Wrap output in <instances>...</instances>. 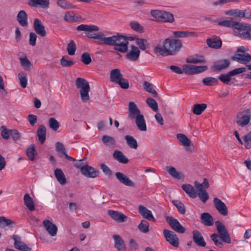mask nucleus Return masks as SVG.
<instances>
[{
	"mask_svg": "<svg viewBox=\"0 0 251 251\" xmlns=\"http://www.w3.org/2000/svg\"><path fill=\"white\" fill-rule=\"evenodd\" d=\"M182 47L180 40L169 37L162 42V44H158L154 48V52L157 55L167 56L175 55Z\"/></svg>",
	"mask_w": 251,
	"mask_h": 251,
	"instance_id": "f257e3e1",
	"label": "nucleus"
},
{
	"mask_svg": "<svg viewBox=\"0 0 251 251\" xmlns=\"http://www.w3.org/2000/svg\"><path fill=\"white\" fill-rule=\"evenodd\" d=\"M102 45L114 46V49L122 53L126 51L128 41L125 36L118 33L112 36L106 37L104 35Z\"/></svg>",
	"mask_w": 251,
	"mask_h": 251,
	"instance_id": "f03ea898",
	"label": "nucleus"
},
{
	"mask_svg": "<svg viewBox=\"0 0 251 251\" xmlns=\"http://www.w3.org/2000/svg\"><path fill=\"white\" fill-rule=\"evenodd\" d=\"M215 225L220 237L216 233H213L210 235V239L213 241L214 244L221 248L223 245L222 241L230 244L231 238L225 225L219 221L215 222Z\"/></svg>",
	"mask_w": 251,
	"mask_h": 251,
	"instance_id": "7ed1b4c3",
	"label": "nucleus"
},
{
	"mask_svg": "<svg viewBox=\"0 0 251 251\" xmlns=\"http://www.w3.org/2000/svg\"><path fill=\"white\" fill-rule=\"evenodd\" d=\"M75 85L77 88H80V94L82 101H88L90 99L89 92L90 89L88 82L83 78L78 77L75 80Z\"/></svg>",
	"mask_w": 251,
	"mask_h": 251,
	"instance_id": "20e7f679",
	"label": "nucleus"
},
{
	"mask_svg": "<svg viewBox=\"0 0 251 251\" xmlns=\"http://www.w3.org/2000/svg\"><path fill=\"white\" fill-rule=\"evenodd\" d=\"M214 22L219 25L233 28V31L237 36H238L239 29L240 28L242 24L241 23L233 21L230 18H229V20H225L224 18L216 19Z\"/></svg>",
	"mask_w": 251,
	"mask_h": 251,
	"instance_id": "39448f33",
	"label": "nucleus"
},
{
	"mask_svg": "<svg viewBox=\"0 0 251 251\" xmlns=\"http://www.w3.org/2000/svg\"><path fill=\"white\" fill-rule=\"evenodd\" d=\"M251 119V110L250 109H243L240 111L237 115V124L241 126L248 125Z\"/></svg>",
	"mask_w": 251,
	"mask_h": 251,
	"instance_id": "423d86ee",
	"label": "nucleus"
},
{
	"mask_svg": "<svg viewBox=\"0 0 251 251\" xmlns=\"http://www.w3.org/2000/svg\"><path fill=\"white\" fill-rule=\"evenodd\" d=\"M126 52V59L131 62L137 61L139 59L141 53L139 49L135 45L130 46L129 49L127 45Z\"/></svg>",
	"mask_w": 251,
	"mask_h": 251,
	"instance_id": "0eeeda50",
	"label": "nucleus"
},
{
	"mask_svg": "<svg viewBox=\"0 0 251 251\" xmlns=\"http://www.w3.org/2000/svg\"><path fill=\"white\" fill-rule=\"evenodd\" d=\"M163 235L166 240L172 246L174 247H178L179 240L177 235L172 231L167 229L163 230Z\"/></svg>",
	"mask_w": 251,
	"mask_h": 251,
	"instance_id": "6e6552de",
	"label": "nucleus"
},
{
	"mask_svg": "<svg viewBox=\"0 0 251 251\" xmlns=\"http://www.w3.org/2000/svg\"><path fill=\"white\" fill-rule=\"evenodd\" d=\"M166 220L171 228L176 232L181 234L185 233V228L179 223L177 219L171 216H167Z\"/></svg>",
	"mask_w": 251,
	"mask_h": 251,
	"instance_id": "1a4fd4ad",
	"label": "nucleus"
},
{
	"mask_svg": "<svg viewBox=\"0 0 251 251\" xmlns=\"http://www.w3.org/2000/svg\"><path fill=\"white\" fill-rule=\"evenodd\" d=\"M207 69V67L206 66H197L193 65H183L184 73L189 75L201 73L206 71Z\"/></svg>",
	"mask_w": 251,
	"mask_h": 251,
	"instance_id": "9d476101",
	"label": "nucleus"
},
{
	"mask_svg": "<svg viewBox=\"0 0 251 251\" xmlns=\"http://www.w3.org/2000/svg\"><path fill=\"white\" fill-rule=\"evenodd\" d=\"M239 30L238 36L243 39L251 40V25L242 23Z\"/></svg>",
	"mask_w": 251,
	"mask_h": 251,
	"instance_id": "9b49d317",
	"label": "nucleus"
},
{
	"mask_svg": "<svg viewBox=\"0 0 251 251\" xmlns=\"http://www.w3.org/2000/svg\"><path fill=\"white\" fill-rule=\"evenodd\" d=\"M12 239L14 240V245L17 249L21 251H32L31 248L22 241L21 237L19 236L13 235L12 236Z\"/></svg>",
	"mask_w": 251,
	"mask_h": 251,
	"instance_id": "f8f14e48",
	"label": "nucleus"
},
{
	"mask_svg": "<svg viewBox=\"0 0 251 251\" xmlns=\"http://www.w3.org/2000/svg\"><path fill=\"white\" fill-rule=\"evenodd\" d=\"M250 9H245L244 10L239 9H232L226 11L225 14L226 15L231 16H235L238 18H247L249 16Z\"/></svg>",
	"mask_w": 251,
	"mask_h": 251,
	"instance_id": "ddd939ff",
	"label": "nucleus"
},
{
	"mask_svg": "<svg viewBox=\"0 0 251 251\" xmlns=\"http://www.w3.org/2000/svg\"><path fill=\"white\" fill-rule=\"evenodd\" d=\"M142 115L137 105L134 102H129L128 103V118L131 120L135 119L137 117Z\"/></svg>",
	"mask_w": 251,
	"mask_h": 251,
	"instance_id": "4468645a",
	"label": "nucleus"
},
{
	"mask_svg": "<svg viewBox=\"0 0 251 251\" xmlns=\"http://www.w3.org/2000/svg\"><path fill=\"white\" fill-rule=\"evenodd\" d=\"M115 176L117 179L124 185L132 187L135 186V183L124 173L116 172Z\"/></svg>",
	"mask_w": 251,
	"mask_h": 251,
	"instance_id": "2eb2a0df",
	"label": "nucleus"
},
{
	"mask_svg": "<svg viewBox=\"0 0 251 251\" xmlns=\"http://www.w3.org/2000/svg\"><path fill=\"white\" fill-rule=\"evenodd\" d=\"M43 225L48 233L51 236H55L57 234L58 228L49 220L45 219L43 222Z\"/></svg>",
	"mask_w": 251,
	"mask_h": 251,
	"instance_id": "dca6fc26",
	"label": "nucleus"
},
{
	"mask_svg": "<svg viewBox=\"0 0 251 251\" xmlns=\"http://www.w3.org/2000/svg\"><path fill=\"white\" fill-rule=\"evenodd\" d=\"M194 186L197 191V196L203 202L205 203L209 199V195L205 190H202L201 186L199 182L196 181L194 183Z\"/></svg>",
	"mask_w": 251,
	"mask_h": 251,
	"instance_id": "f3484780",
	"label": "nucleus"
},
{
	"mask_svg": "<svg viewBox=\"0 0 251 251\" xmlns=\"http://www.w3.org/2000/svg\"><path fill=\"white\" fill-rule=\"evenodd\" d=\"M213 202L214 206L219 212L223 216H226L228 211L225 203L217 198L214 199Z\"/></svg>",
	"mask_w": 251,
	"mask_h": 251,
	"instance_id": "a211bd4d",
	"label": "nucleus"
},
{
	"mask_svg": "<svg viewBox=\"0 0 251 251\" xmlns=\"http://www.w3.org/2000/svg\"><path fill=\"white\" fill-rule=\"evenodd\" d=\"M108 213L114 220L119 223L125 222L128 219V217L126 216L119 211L109 210Z\"/></svg>",
	"mask_w": 251,
	"mask_h": 251,
	"instance_id": "6ab92c4d",
	"label": "nucleus"
},
{
	"mask_svg": "<svg viewBox=\"0 0 251 251\" xmlns=\"http://www.w3.org/2000/svg\"><path fill=\"white\" fill-rule=\"evenodd\" d=\"M192 235L193 240L198 246L204 247L206 246V242L199 230H194L192 231Z\"/></svg>",
	"mask_w": 251,
	"mask_h": 251,
	"instance_id": "aec40b11",
	"label": "nucleus"
},
{
	"mask_svg": "<svg viewBox=\"0 0 251 251\" xmlns=\"http://www.w3.org/2000/svg\"><path fill=\"white\" fill-rule=\"evenodd\" d=\"M81 173L87 177L95 178L98 176L99 172L87 164L82 168Z\"/></svg>",
	"mask_w": 251,
	"mask_h": 251,
	"instance_id": "412c9836",
	"label": "nucleus"
},
{
	"mask_svg": "<svg viewBox=\"0 0 251 251\" xmlns=\"http://www.w3.org/2000/svg\"><path fill=\"white\" fill-rule=\"evenodd\" d=\"M33 28L35 31L41 37H44L46 35V31L44 25L38 19H35L34 21Z\"/></svg>",
	"mask_w": 251,
	"mask_h": 251,
	"instance_id": "4be33fe9",
	"label": "nucleus"
},
{
	"mask_svg": "<svg viewBox=\"0 0 251 251\" xmlns=\"http://www.w3.org/2000/svg\"><path fill=\"white\" fill-rule=\"evenodd\" d=\"M232 59L240 63L247 64L251 61V55L249 53H236Z\"/></svg>",
	"mask_w": 251,
	"mask_h": 251,
	"instance_id": "5701e85b",
	"label": "nucleus"
},
{
	"mask_svg": "<svg viewBox=\"0 0 251 251\" xmlns=\"http://www.w3.org/2000/svg\"><path fill=\"white\" fill-rule=\"evenodd\" d=\"M139 213L145 219L155 222V219L153 217L151 210H149L145 206L139 205L138 207Z\"/></svg>",
	"mask_w": 251,
	"mask_h": 251,
	"instance_id": "b1692460",
	"label": "nucleus"
},
{
	"mask_svg": "<svg viewBox=\"0 0 251 251\" xmlns=\"http://www.w3.org/2000/svg\"><path fill=\"white\" fill-rule=\"evenodd\" d=\"M28 4L32 7L47 9L49 7L50 0H29Z\"/></svg>",
	"mask_w": 251,
	"mask_h": 251,
	"instance_id": "393cba45",
	"label": "nucleus"
},
{
	"mask_svg": "<svg viewBox=\"0 0 251 251\" xmlns=\"http://www.w3.org/2000/svg\"><path fill=\"white\" fill-rule=\"evenodd\" d=\"M229 65V61L225 59L215 62L212 66V68L214 70L220 71L227 68Z\"/></svg>",
	"mask_w": 251,
	"mask_h": 251,
	"instance_id": "a878e982",
	"label": "nucleus"
},
{
	"mask_svg": "<svg viewBox=\"0 0 251 251\" xmlns=\"http://www.w3.org/2000/svg\"><path fill=\"white\" fill-rule=\"evenodd\" d=\"M113 238L114 240V246L116 249L118 251H125L126 246L122 237L119 235H114Z\"/></svg>",
	"mask_w": 251,
	"mask_h": 251,
	"instance_id": "bb28decb",
	"label": "nucleus"
},
{
	"mask_svg": "<svg viewBox=\"0 0 251 251\" xmlns=\"http://www.w3.org/2000/svg\"><path fill=\"white\" fill-rule=\"evenodd\" d=\"M183 190L191 198L195 199L197 197V191L191 184H183L181 186Z\"/></svg>",
	"mask_w": 251,
	"mask_h": 251,
	"instance_id": "cd10ccee",
	"label": "nucleus"
},
{
	"mask_svg": "<svg viewBox=\"0 0 251 251\" xmlns=\"http://www.w3.org/2000/svg\"><path fill=\"white\" fill-rule=\"evenodd\" d=\"M206 43L209 47L216 49L221 48L222 44V40L218 37L207 39Z\"/></svg>",
	"mask_w": 251,
	"mask_h": 251,
	"instance_id": "c85d7f7f",
	"label": "nucleus"
},
{
	"mask_svg": "<svg viewBox=\"0 0 251 251\" xmlns=\"http://www.w3.org/2000/svg\"><path fill=\"white\" fill-rule=\"evenodd\" d=\"M123 78V75L119 69L112 70L110 73V79L112 82L117 83Z\"/></svg>",
	"mask_w": 251,
	"mask_h": 251,
	"instance_id": "c756f323",
	"label": "nucleus"
},
{
	"mask_svg": "<svg viewBox=\"0 0 251 251\" xmlns=\"http://www.w3.org/2000/svg\"><path fill=\"white\" fill-rule=\"evenodd\" d=\"M17 20L22 26H26L28 25L27 15L24 10H21L19 12Z\"/></svg>",
	"mask_w": 251,
	"mask_h": 251,
	"instance_id": "7c9ffc66",
	"label": "nucleus"
},
{
	"mask_svg": "<svg viewBox=\"0 0 251 251\" xmlns=\"http://www.w3.org/2000/svg\"><path fill=\"white\" fill-rule=\"evenodd\" d=\"M55 148L56 151L64 155L65 158L69 161H76V159L70 156L66 153V149L63 144L61 142H56L55 144Z\"/></svg>",
	"mask_w": 251,
	"mask_h": 251,
	"instance_id": "2f4dec72",
	"label": "nucleus"
},
{
	"mask_svg": "<svg viewBox=\"0 0 251 251\" xmlns=\"http://www.w3.org/2000/svg\"><path fill=\"white\" fill-rule=\"evenodd\" d=\"M173 34L176 37L180 38L198 36V34L196 32L186 31H175L173 32Z\"/></svg>",
	"mask_w": 251,
	"mask_h": 251,
	"instance_id": "473e14b6",
	"label": "nucleus"
},
{
	"mask_svg": "<svg viewBox=\"0 0 251 251\" xmlns=\"http://www.w3.org/2000/svg\"><path fill=\"white\" fill-rule=\"evenodd\" d=\"M135 124L140 131H146L147 130L146 121L143 115L135 119Z\"/></svg>",
	"mask_w": 251,
	"mask_h": 251,
	"instance_id": "72a5a7b5",
	"label": "nucleus"
},
{
	"mask_svg": "<svg viewBox=\"0 0 251 251\" xmlns=\"http://www.w3.org/2000/svg\"><path fill=\"white\" fill-rule=\"evenodd\" d=\"M37 135L39 142L43 144L46 139V128L44 125H41L37 131Z\"/></svg>",
	"mask_w": 251,
	"mask_h": 251,
	"instance_id": "f704fd0d",
	"label": "nucleus"
},
{
	"mask_svg": "<svg viewBox=\"0 0 251 251\" xmlns=\"http://www.w3.org/2000/svg\"><path fill=\"white\" fill-rule=\"evenodd\" d=\"M113 157L119 162L126 164L128 162V158L120 151H115L113 154Z\"/></svg>",
	"mask_w": 251,
	"mask_h": 251,
	"instance_id": "c9c22d12",
	"label": "nucleus"
},
{
	"mask_svg": "<svg viewBox=\"0 0 251 251\" xmlns=\"http://www.w3.org/2000/svg\"><path fill=\"white\" fill-rule=\"evenodd\" d=\"M54 175L56 179L60 184L64 185L66 183V177L61 169H56L54 170Z\"/></svg>",
	"mask_w": 251,
	"mask_h": 251,
	"instance_id": "e433bc0d",
	"label": "nucleus"
},
{
	"mask_svg": "<svg viewBox=\"0 0 251 251\" xmlns=\"http://www.w3.org/2000/svg\"><path fill=\"white\" fill-rule=\"evenodd\" d=\"M24 201L27 209L31 211L35 210V206L32 198L28 194H25L24 197Z\"/></svg>",
	"mask_w": 251,
	"mask_h": 251,
	"instance_id": "4c0bfd02",
	"label": "nucleus"
},
{
	"mask_svg": "<svg viewBox=\"0 0 251 251\" xmlns=\"http://www.w3.org/2000/svg\"><path fill=\"white\" fill-rule=\"evenodd\" d=\"M201 223L206 226H211L213 224V219L208 213H203L201 216Z\"/></svg>",
	"mask_w": 251,
	"mask_h": 251,
	"instance_id": "58836bf2",
	"label": "nucleus"
},
{
	"mask_svg": "<svg viewBox=\"0 0 251 251\" xmlns=\"http://www.w3.org/2000/svg\"><path fill=\"white\" fill-rule=\"evenodd\" d=\"M76 29L79 31H98L99 27L95 25H80L77 26Z\"/></svg>",
	"mask_w": 251,
	"mask_h": 251,
	"instance_id": "ea45409f",
	"label": "nucleus"
},
{
	"mask_svg": "<svg viewBox=\"0 0 251 251\" xmlns=\"http://www.w3.org/2000/svg\"><path fill=\"white\" fill-rule=\"evenodd\" d=\"M232 76L230 75L229 72H228L226 74H222L219 76V79L223 83L226 84H230L233 83V82H231L232 80H235V79H232Z\"/></svg>",
	"mask_w": 251,
	"mask_h": 251,
	"instance_id": "a19ab883",
	"label": "nucleus"
},
{
	"mask_svg": "<svg viewBox=\"0 0 251 251\" xmlns=\"http://www.w3.org/2000/svg\"><path fill=\"white\" fill-rule=\"evenodd\" d=\"M125 139L127 145L131 149H137L138 145L136 140L131 135H126Z\"/></svg>",
	"mask_w": 251,
	"mask_h": 251,
	"instance_id": "79ce46f5",
	"label": "nucleus"
},
{
	"mask_svg": "<svg viewBox=\"0 0 251 251\" xmlns=\"http://www.w3.org/2000/svg\"><path fill=\"white\" fill-rule=\"evenodd\" d=\"M186 61L188 63H202L205 62V60L203 56L200 55H195L186 59Z\"/></svg>",
	"mask_w": 251,
	"mask_h": 251,
	"instance_id": "37998d69",
	"label": "nucleus"
},
{
	"mask_svg": "<svg viewBox=\"0 0 251 251\" xmlns=\"http://www.w3.org/2000/svg\"><path fill=\"white\" fill-rule=\"evenodd\" d=\"M207 108V105L205 103L195 104L192 108L194 114L199 115L201 114Z\"/></svg>",
	"mask_w": 251,
	"mask_h": 251,
	"instance_id": "c03bdc74",
	"label": "nucleus"
},
{
	"mask_svg": "<svg viewBox=\"0 0 251 251\" xmlns=\"http://www.w3.org/2000/svg\"><path fill=\"white\" fill-rule=\"evenodd\" d=\"M37 154V152L35 145L34 144L30 145L26 150V155L28 159L31 161L34 160Z\"/></svg>",
	"mask_w": 251,
	"mask_h": 251,
	"instance_id": "a18cd8bd",
	"label": "nucleus"
},
{
	"mask_svg": "<svg viewBox=\"0 0 251 251\" xmlns=\"http://www.w3.org/2000/svg\"><path fill=\"white\" fill-rule=\"evenodd\" d=\"M160 21L162 22L173 23L174 21V15L169 12L162 11Z\"/></svg>",
	"mask_w": 251,
	"mask_h": 251,
	"instance_id": "49530a36",
	"label": "nucleus"
},
{
	"mask_svg": "<svg viewBox=\"0 0 251 251\" xmlns=\"http://www.w3.org/2000/svg\"><path fill=\"white\" fill-rule=\"evenodd\" d=\"M143 85L144 89L147 92L151 94L154 97H157L158 94L155 89H153V85L151 83L148 81H144Z\"/></svg>",
	"mask_w": 251,
	"mask_h": 251,
	"instance_id": "de8ad7c7",
	"label": "nucleus"
},
{
	"mask_svg": "<svg viewBox=\"0 0 251 251\" xmlns=\"http://www.w3.org/2000/svg\"><path fill=\"white\" fill-rule=\"evenodd\" d=\"M86 36L89 38L100 40V41L98 44L99 45H102L103 40L104 36V34L103 33L98 32L95 33L94 34L88 33L86 34Z\"/></svg>",
	"mask_w": 251,
	"mask_h": 251,
	"instance_id": "09e8293b",
	"label": "nucleus"
},
{
	"mask_svg": "<svg viewBox=\"0 0 251 251\" xmlns=\"http://www.w3.org/2000/svg\"><path fill=\"white\" fill-rule=\"evenodd\" d=\"M177 139L184 146L189 147L191 144V141L186 135L182 133L176 135Z\"/></svg>",
	"mask_w": 251,
	"mask_h": 251,
	"instance_id": "8fccbe9b",
	"label": "nucleus"
},
{
	"mask_svg": "<svg viewBox=\"0 0 251 251\" xmlns=\"http://www.w3.org/2000/svg\"><path fill=\"white\" fill-rule=\"evenodd\" d=\"M136 44L138 46V48L142 50H145L149 46V44L147 40L141 38H137L136 40Z\"/></svg>",
	"mask_w": 251,
	"mask_h": 251,
	"instance_id": "3c124183",
	"label": "nucleus"
},
{
	"mask_svg": "<svg viewBox=\"0 0 251 251\" xmlns=\"http://www.w3.org/2000/svg\"><path fill=\"white\" fill-rule=\"evenodd\" d=\"M172 203L176 207L177 210L181 214H184L186 212L185 207L183 203L178 200H173Z\"/></svg>",
	"mask_w": 251,
	"mask_h": 251,
	"instance_id": "603ef678",
	"label": "nucleus"
},
{
	"mask_svg": "<svg viewBox=\"0 0 251 251\" xmlns=\"http://www.w3.org/2000/svg\"><path fill=\"white\" fill-rule=\"evenodd\" d=\"M202 83L206 86H213L217 85L218 80L215 77H207L202 79Z\"/></svg>",
	"mask_w": 251,
	"mask_h": 251,
	"instance_id": "864d4df0",
	"label": "nucleus"
},
{
	"mask_svg": "<svg viewBox=\"0 0 251 251\" xmlns=\"http://www.w3.org/2000/svg\"><path fill=\"white\" fill-rule=\"evenodd\" d=\"M146 102L149 106L154 112H157L158 106L157 102L151 98H148L146 100Z\"/></svg>",
	"mask_w": 251,
	"mask_h": 251,
	"instance_id": "5fc2aeb1",
	"label": "nucleus"
},
{
	"mask_svg": "<svg viewBox=\"0 0 251 251\" xmlns=\"http://www.w3.org/2000/svg\"><path fill=\"white\" fill-rule=\"evenodd\" d=\"M18 76L21 86L24 88H25L27 83L26 74L23 72H21L19 74Z\"/></svg>",
	"mask_w": 251,
	"mask_h": 251,
	"instance_id": "6e6d98bb",
	"label": "nucleus"
},
{
	"mask_svg": "<svg viewBox=\"0 0 251 251\" xmlns=\"http://www.w3.org/2000/svg\"><path fill=\"white\" fill-rule=\"evenodd\" d=\"M57 4L63 9H69L75 7V5L68 3L66 0H58Z\"/></svg>",
	"mask_w": 251,
	"mask_h": 251,
	"instance_id": "4d7b16f0",
	"label": "nucleus"
},
{
	"mask_svg": "<svg viewBox=\"0 0 251 251\" xmlns=\"http://www.w3.org/2000/svg\"><path fill=\"white\" fill-rule=\"evenodd\" d=\"M67 58H68V56H63L60 60V64L62 67H69L75 64V62L71 60H68Z\"/></svg>",
	"mask_w": 251,
	"mask_h": 251,
	"instance_id": "13d9d810",
	"label": "nucleus"
},
{
	"mask_svg": "<svg viewBox=\"0 0 251 251\" xmlns=\"http://www.w3.org/2000/svg\"><path fill=\"white\" fill-rule=\"evenodd\" d=\"M149 223L147 221L143 220L138 225V227L142 232L147 233L149 231Z\"/></svg>",
	"mask_w": 251,
	"mask_h": 251,
	"instance_id": "bf43d9fd",
	"label": "nucleus"
},
{
	"mask_svg": "<svg viewBox=\"0 0 251 251\" xmlns=\"http://www.w3.org/2000/svg\"><path fill=\"white\" fill-rule=\"evenodd\" d=\"M129 26L132 29L139 32H143L144 27L137 21H132L129 23Z\"/></svg>",
	"mask_w": 251,
	"mask_h": 251,
	"instance_id": "052dcab7",
	"label": "nucleus"
},
{
	"mask_svg": "<svg viewBox=\"0 0 251 251\" xmlns=\"http://www.w3.org/2000/svg\"><path fill=\"white\" fill-rule=\"evenodd\" d=\"M102 141L103 144L106 146H114L115 145V140L112 137L104 135L102 136Z\"/></svg>",
	"mask_w": 251,
	"mask_h": 251,
	"instance_id": "680f3d73",
	"label": "nucleus"
},
{
	"mask_svg": "<svg viewBox=\"0 0 251 251\" xmlns=\"http://www.w3.org/2000/svg\"><path fill=\"white\" fill-rule=\"evenodd\" d=\"M64 19L68 22H74L77 20V19L75 18V15L72 11L66 12L64 15Z\"/></svg>",
	"mask_w": 251,
	"mask_h": 251,
	"instance_id": "e2e57ef3",
	"label": "nucleus"
},
{
	"mask_svg": "<svg viewBox=\"0 0 251 251\" xmlns=\"http://www.w3.org/2000/svg\"><path fill=\"white\" fill-rule=\"evenodd\" d=\"M166 170L168 173L173 177L177 179L180 178L179 173L174 167L172 166H167L166 167Z\"/></svg>",
	"mask_w": 251,
	"mask_h": 251,
	"instance_id": "0e129e2a",
	"label": "nucleus"
},
{
	"mask_svg": "<svg viewBox=\"0 0 251 251\" xmlns=\"http://www.w3.org/2000/svg\"><path fill=\"white\" fill-rule=\"evenodd\" d=\"M14 222L10 219H7L4 217H0V226L4 228L7 226H12Z\"/></svg>",
	"mask_w": 251,
	"mask_h": 251,
	"instance_id": "69168bd1",
	"label": "nucleus"
},
{
	"mask_svg": "<svg viewBox=\"0 0 251 251\" xmlns=\"http://www.w3.org/2000/svg\"><path fill=\"white\" fill-rule=\"evenodd\" d=\"M67 49L68 54L70 55H73L75 54L76 49V47L75 42L73 40H71L70 41L67 46Z\"/></svg>",
	"mask_w": 251,
	"mask_h": 251,
	"instance_id": "338daca9",
	"label": "nucleus"
},
{
	"mask_svg": "<svg viewBox=\"0 0 251 251\" xmlns=\"http://www.w3.org/2000/svg\"><path fill=\"white\" fill-rule=\"evenodd\" d=\"M50 127L54 131H56L59 127V122L54 118H50L49 120Z\"/></svg>",
	"mask_w": 251,
	"mask_h": 251,
	"instance_id": "774afa93",
	"label": "nucleus"
}]
</instances>
